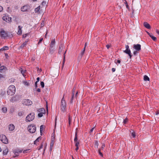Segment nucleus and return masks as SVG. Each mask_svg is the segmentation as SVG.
Listing matches in <instances>:
<instances>
[{"mask_svg": "<svg viewBox=\"0 0 159 159\" xmlns=\"http://www.w3.org/2000/svg\"><path fill=\"white\" fill-rule=\"evenodd\" d=\"M15 154L16 156V157L18 156L19 155V153L18 152H15Z\"/></svg>", "mask_w": 159, "mask_h": 159, "instance_id": "obj_51", "label": "nucleus"}, {"mask_svg": "<svg viewBox=\"0 0 159 159\" xmlns=\"http://www.w3.org/2000/svg\"><path fill=\"white\" fill-rule=\"evenodd\" d=\"M49 50H50V52H51V53H52L53 52V51H54V48L53 47L52 48L51 47H50Z\"/></svg>", "mask_w": 159, "mask_h": 159, "instance_id": "obj_34", "label": "nucleus"}, {"mask_svg": "<svg viewBox=\"0 0 159 159\" xmlns=\"http://www.w3.org/2000/svg\"><path fill=\"white\" fill-rule=\"evenodd\" d=\"M98 141H95L94 144V147L98 148Z\"/></svg>", "mask_w": 159, "mask_h": 159, "instance_id": "obj_31", "label": "nucleus"}, {"mask_svg": "<svg viewBox=\"0 0 159 159\" xmlns=\"http://www.w3.org/2000/svg\"><path fill=\"white\" fill-rule=\"evenodd\" d=\"M30 9V7L28 6H24L21 8V11H26Z\"/></svg>", "mask_w": 159, "mask_h": 159, "instance_id": "obj_11", "label": "nucleus"}, {"mask_svg": "<svg viewBox=\"0 0 159 159\" xmlns=\"http://www.w3.org/2000/svg\"><path fill=\"white\" fill-rule=\"evenodd\" d=\"M138 51H136V50L134 51L133 52V54H134V55H136L138 53Z\"/></svg>", "mask_w": 159, "mask_h": 159, "instance_id": "obj_46", "label": "nucleus"}, {"mask_svg": "<svg viewBox=\"0 0 159 159\" xmlns=\"http://www.w3.org/2000/svg\"><path fill=\"white\" fill-rule=\"evenodd\" d=\"M4 78V76L2 74H0V80H1L2 78Z\"/></svg>", "mask_w": 159, "mask_h": 159, "instance_id": "obj_44", "label": "nucleus"}, {"mask_svg": "<svg viewBox=\"0 0 159 159\" xmlns=\"http://www.w3.org/2000/svg\"><path fill=\"white\" fill-rule=\"evenodd\" d=\"M98 153L102 157L103 154L101 152V149H99L98 150Z\"/></svg>", "mask_w": 159, "mask_h": 159, "instance_id": "obj_42", "label": "nucleus"}, {"mask_svg": "<svg viewBox=\"0 0 159 159\" xmlns=\"http://www.w3.org/2000/svg\"><path fill=\"white\" fill-rule=\"evenodd\" d=\"M143 25L145 28L148 29H150L151 28L150 25L147 22H144L143 23Z\"/></svg>", "mask_w": 159, "mask_h": 159, "instance_id": "obj_17", "label": "nucleus"}, {"mask_svg": "<svg viewBox=\"0 0 159 159\" xmlns=\"http://www.w3.org/2000/svg\"><path fill=\"white\" fill-rule=\"evenodd\" d=\"M41 137H39L37 138L34 141V144H37V143L39 142V140L41 139Z\"/></svg>", "mask_w": 159, "mask_h": 159, "instance_id": "obj_23", "label": "nucleus"}, {"mask_svg": "<svg viewBox=\"0 0 159 159\" xmlns=\"http://www.w3.org/2000/svg\"><path fill=\"white\" fill-rule=\"evenodd\" d=\"M24 114V112L22 111L19 112L18 113V115L20 116H23Z\"/></svg>", "mask_w": 159, "mask_h": 159, "instance_id": "obj_35", "label": "nucleus"}, {"mask_svg": "<svg viewBox=\"0 0 159 159\" xmlns=\"http://www.w3.org/2000/svg\"><path fill=\"white\" fill-rule=\"evenodd\" d=\"M46 109H47V110H48V105L47 102H46Z\"/></svg>", "mask_w": 159, "mask_h": 159, "instance_id": "obj_60", "label": "nucleus"}, {"mask_svg": "<svg viewBox=\"0 0 159 159\" xmlns=\"http://www.w3.org/2000/svg\"><path fill=\"white\" fill-rule=\"evenodd\" d=\"M37 91L38 92H40L41 91L40 89L39 88H38L37 89Z\"/></svg>", "mask_w": 159, "mask_h": 159, "instance_id": "obj_62", "label": "nucleus"}, {"mask_svg": "<svg viewBox=\"0 0 159 159\" xmlns=\"http://www.w3.org/2000/svg\"><path fill=\"white\" fill-rule=\"evenodd\" d=\"M10 80L11 83L14 82L15 81V79L13 78H12L10 79Z\"/></svg>", "mask_w": 159, "mask_h": 159, "instance_id": "obj_41", "label": "nucleus"}, {"mask_svg": "<svg viewBox=\"0 0 159 159\" xmlns=\"http://www.w3.org/2000/svg\"><path fill=\"white\" fill-rule=\"evenodd\" d=\"M8 152V149L7 148L5 149L3 151V154L4 155H7Z\"/></svg>", "mask_w": 159, "mask_h": 159, "instance_id": "obj_28", "label": "nucleus"}, {"mask_svg": "<svg viewBox=\"0 0 159 159\" xmlns=\"http://www.w3.org/2000/svg\"><path fill=\"white\" fill-rule=\"evenodd\" d=\"M74 142L75 144V146H79V145L80 144V142L79 141H77L76 142Z\"/></svg>", "mask_w": 159, "mask_h": 159, "instance_id": "obj_37", "label": "nucleus"}, {"mask_svg": "<svg viewBox=\"0 0 159 159\" xmlns=\"http://www.w3.org/2000/svg\"><path fill=\"white\" fill-rule=\"evenodd\" d=\"M7 108L5 107H3L2 108V111L3 113H6L7 111Z\"/></svg>", "mask_w": 159, "mask_h": 159, "instance_id": "obj_29", "label": "nucleus"}, {"mask_svg": "<svg viewBox=\"0 0 159 159\" xmlns=\"http://www.w3.org/2000/svg\"><path fill=\"white\" fill-rule=\"evenodd\" d=\"M2 19L7 22H11V17L6 15L3 16L2 17Z\"/></svg>", "mask_w": 159, "mask_h": 159, "instance_id": "obj_10", "label": "nucleus"}, {"mask_svg": "<svg viewBox=\"0 0 159 159\" xmlns=\"http://www.w3.org/2000/svg\"><path fill=\"white\" fill-rule=\"evenodd\" d=\"M105 145L103 144H102V147H101V149H103L105 147Z\"/></svg>", "mask_w": 159, "mask_h": 159, "instance_id": "obj_58", "label": "nucleus"}, {"mask_svg": "<svg viewBox=\"0 0 159 159\" xmlns=\"http://www.w3.org/2000/svg\"><path fill=\"white\" fill-rule=\"evenodd\" d=\"M14 126L12 124H11L9 125V129L10 131H12L14 129Z\"/></svg>", "mask_w": 159, "mask_h": 159, "instance_id": "obj_18", "label": "nucleus"}, {"mask_svg": "<svg viewBox=\"0 0 159 159\" xmlns=\"http://www.w3.org/2000/svg\"><path fill=\"white\" fill-rule=\"evenodd\" d=\"M55 39L52 40L50 44V47H51L52 48L53 47V48L55 44Z\"/></svg>", "mask_w": 159, "mask_h": 159, "instance_id": "obj_19", "label": "nucleus"}, {"mask_svg": "<svg viewBox=\"0 0 159 159\" xmlns=\"http://www.w3.org/2000/svg\"><path fill=\"white\" fill-rule=\"evenodd\" d=\"M76 148H75V150L76 151H77L79 149V146H76Z\"/></svg>", "mask_w": 159, "mask_h": 159, "instance_id": "obj_57", "label": "nucleus"}, {"mask_svg": "<svg viewBox=\"0 0 159 159\" xmlns=\"http://www.w3.org/2000/svg\"><path fill=\"white\" fill-rule=\"evenodd\" d=\"M72 118L70 116H69L68 122L69 125H70L71 122Z\"/></svg>", "mask_w": 159, "mask_h": 159, "instance_id": "obj_30", "label": "nucleus"}, {"mask_svg": "<svg viewBox=\"0 0 159 159\" xmlns=\"http://www.w3.org/2000/svg\"><path fill=\"white\" fill-rule=\"evenodd\" d=\"M37 82H35V86L36 88H37L38 87L37 86Z\"/></svg>", "mask_w": 159, "mask_h": 159, "instance_id": "obj_56", "label": "nucleus"}, {"mask_svg": "<svg viewBox=\"0 0 159 159\" xmlns=\"http://www.w3.org/2000/svg\"><path fill=\"white\" fill-rule=\"evenodd\" d=\"M36 79L37 81H36V82H38L40 80V78L39 77H37Z\"/></svg>", "mask_w": 159, "mask_h": 159, "instance_id": "obj_54", "label": "nucleus"}, {"mask_svg": "<svg viewBox=\"0 0 159 159\" xmlns=\"http://www.w3.org/2000/svg\"><path fill=\"white\" fill-rule=\"evenodd\" d=\"M106 47L107 49H109L110 47V46L108 44L106 45Z\"/></svg>", "mask_w": 159, "mask_h": 159, "instance_id": "obj_61", "label": "nucleus"}, {"mask_svg": "<svg viewBox=\"0 0 159 159\" xmlns=\"http://www.w3.org/2000/svg\"><path fill=\"white\" fill-rule=\"evenodd\" d=\"M15 99V98H11V101L12 102H14V101L15 100V99Z\"/></svg>", "mask_w": 159, "mask_h": 159, "instance_id": "obj_59", "label": "nucleus"}, {"mask_svg": "<svg viewBox=\"0 0 159 159\" xmlns=\"http://www.w3.org/2000/svg\"><path fill=\"white\" fill-rule=\"evenodd\" d=\"M43 40V38H41L39 40V41L38 43V44H39Z\"/></svg>", "mask_w": 159, "mask_h": 159, "instance_id": "obj_50", "label": "nucleus"}, {"mask_svg": "<svg viewBox=\"0 0 159 159\" xmlns=\"http://www.w3.org/2000/svg\"><path fill=\"white\" fill-rule=\"evenodd\" d=\"M20 71H21V73L22 74L23 76H25V75H24V74H25V70H24L22 69H20Z\"/></svg>", "mask_w": 159, "mask_h": 159, "instance_id": "obj_32", "label": "nucleus"}, {"mask_svg": "<svg viewBox=\"0 0 159 159\" xmlns=\"http://www.w3.org/2000/svg\"><path fill=\"white\" fill-rule=\"evenodd\" d=\"M54 145V144L53 143H50V151H52V148L53 146V145Z\"/></svg>", "mask_w": 159, "mask_h": 159, "instance_id": "obj_36", "label": "nucleus"}, {"mask_svg": "<svg viewBox=\"0 0 159 159\" xmlns=\"http://www.w3.org/2000/svg\"><path fill=\"white\" fill-rule=\"evenodd\" d=\"M94 129V128H92L90 130V133H91V132H92L93 131V129Z\"/></svg>", "mask_w": 159, "mask_h": 159, "instance_id": "obj_55", "label": "nucleus"}, {"mask_svg": "<svg viewBox=\"0 0 159 159\" xmlns=\"http://www.w3.org/2000/svg\"><path fill=\"white\" fill-rule=\"evenodd\" d=\"M0 35L1 37L5 38L7 36V33L3 30L0 29Z\"/></svg>", "mask_w": 159, "mask_h": 159, "instance_id": "obj_8", "label": "nucleus"}, {"mask_svg": "<svg viewBox=\"0 0 159 159\" xmlns=\"http://www.w3.org/2000/svg\"><path fill=\"white\" fill-rule=\"evenodd\" d=\"M131 133V135L133 138H135L136 136L135 133L133 130H131L130 131Z\"/></svg>", "mask_w": 159, "mask_h": 159, "instance_id": "obj_21", "label": "nucleus"}, {"mask_svg": "<svg viewBox=\"0 0 159 159\" xmlns=\"http://www.w3.org/2000/svg\"><path fill=\"white\" fill-rule=\"evenodd\" d=\"M36 126L33 125H31L28 127V130L30 133H34L36 130Z\"/></svg>", "mask_w": 159, "mask_h": 159, "instance_id": "obj_5", "label": "nucleus"}, {"mask_svg": "<svg viewBox=\"0 0 159 159\" xmlns=\"http://www.w3.org/2000/svg\"><path fill=\"white\" fill-rule=\"evenodd\" d=\"M85 51L83 50H82L81 52V57L83 56L84 54V53Z\"/></svg>", "mask_w": 159, "mask_h": 159, "instance_id": "obj_43", "label": "nucleus"}, {"mask_svg": "<svg viewBox=\"0 0 159 159\" xmlns=\"http://www.w3.org/2000/svg\"><path fill=\"white\" fill-rule=\"evenodd\" d=\"M133 48L135 50L139 51L141 49V45L140 44H134L133 45Z\"/></svg>", "mask_w": 159, "mask_h": 159, "instance_id": "obj_9", "label": "nucleus"}, {"mask_svg": "<svg viewBox=\"0 0 159 159\" xmlns=\"http://www.w3.org/2000/svg\"><path fill=\"white\" fill-rule=\"evenodd\" d=\"M0 139L1 141L5 144H7L8 143V140L5 135L1 134L0 135Z\"/></svg>", "mask_w": 159, "mask_h": 159, "instance_id": "obj_6", "label": "nucleus"}, {"mask_svg": "<svg viewBox=\"0 0 159 159\" xmlns=\"http://www.w3.org/2000/svg\"><path fill=\"white\" fill-rule=\"evenodd\" d=\"M28 41V40L25 41L22 44H21V45L19 47V49L23 48L25 47Z\"/></svg>", "mask_w": 159, "mask_h": 159, "instance_id": "obj_12", "label": "nucleus"}, {"mask_svg": "<svg viewBox=\"0 0 159 159\" xmlns=\"http://www.w3.org/2000/svg\"><path fill=\"white\" fill-rule=\"evenodd\" d=\"M44 21H43L41 23V27H43L44 25Z\"/></svg>", "mask_w": 159, "mask_h": 159, "instance_id": "obj_48", "label": "nucleus"}, {"mask_svg": "<svg viewBox=\"0 0 159 159\" xmlns=\"http://www.w3.org/2000/svg\"><path fill=\"white\" fill-rule=\"evenodd\" d=\"M28 34H23V38H25L26 37V36L28 35Z\"/></svg>", "mask_w": 159, "mask_h": 159, "instance_id": "obj_49", "label": "nucleus"}, {"mask_svg": "<svg viewBox=\"0 0 159 159\" xmlns=\"http://www.w3.org/2000/svg\"><path fill=\"white\" fill-rule=\"evenodd\" d=\"M63 48V45L62 44H60L58 50V52L59 54L61 53Z\"/></svg>", "mask_w": 159, "mask_h": 159, "instance_id": "obj_16", "label": "nucleus"}, {"mask_svg": "<svg viewBox=\"0 0 159 159\" xmlns=\"http://www.w3.org/2000/svg\"><path fill=\"white\" fill-rule=\"evenodd\" d=\"M126 8L128 9H129V7L128 4V3H127V2H126Z\"/></svg>", "mask_w": 159, "mask_h": 159, "instance_id": "obj_53", "label": "nucleus"}, {"mask_svg": "<svg viewBox=\"0 0 159 159\" xmlns=\"http://www.w3.org/2000/svg\"><path fill=\"white\" fill-rule=\"evenodd\" d=\"M149 36L154 41H155L157 40V38L155 37L152 34H151Z\"/></svg>", "mask_w": 159, "mask_h": 159, "instance_id": "obj_24", "label": "nucleus"}, {"mask_svg": "<svg viewBox=\"0 0 159 159\" xmlns=\"http://www.w3.org/2000/svg\"><path fill=\"white\" fill-rule=\"evenodd\" d=\"M66 50L65 51V52L64 53V54H63V66H62V67H63L64 64V63H65V58H66V55H65V54L66 53Z\"/></svg>", "mask_w": 159, "mask_h": 159, "instance_id": "obj_22", "label": "nucleus"}, {"mask_svg": "<svg viewBox=\"0 0 159 159\" xmlns=\"http://www.w3.org/2000/svg\"><path fill=\"white\" fill-rule=\"evenodd\" d=\"M16 92V88L14 85H11L9 86L7 90V93L8 95H12Z\"/></svg>", "mask_w": 159, "mask_h": 159, "instance_id": "obj_1", "label": "nucleus"}, {"mask_svg": "<svg viewBox=\"0 0 159 159\" xmlns=\"http://www.w3.org/2000/svg\"><path fill=\"white\" fill-rule=\"evenodd\" d=\"M40 8V6H38L37 8H35L34 10V11L35 13L38 12H39Z\"/></svg>", "mask_w": 159, "mask_h": 159, "instance_id": "obj_26", "label": "nucleus"}, {"mask_svg": "<svg viewBox=\"0 0 159 159\" xmlns=\"http://www.w3.org/2000/svg\"><path fill=\"white\" fill-rule=\"evenodd\" d=\"M77 129H76V132H75V138L74 139V142H76L77 141H78V137H77Z\"/></svg>", "mask_w": 159, "mask_h": 159, "instance_id": "obj_20", "label": "nucleus"}, {"mask_svg": "<svg viewBox=\"0 0 159 159\" xmlns=\"http://www.w3.org/2000/svg\"><path fill=\"white\" fill-rule=\"evenodd\" d=\"M37 111L39 113H41L45 114V109L43 108L39 109L37 110Z\"/></svg>", "mask_w": 159, "mask_h": 159, "instance_id": "obj_14", "label": "nucleus"}, {"mask_svg": "<svg viewBox=\"0 0 159 159\" xmlns=\"http://www.w3.org/2000/svg\"><path fill=\"white\" fill-rule=\"evenodd\" d=\"M8 48L9 47L7 46H4L3 48L0 49V51L7 50L8 49Z\"/></svg>", "mask_w": 159, "mask_h": 159, "instance_id": "obj_25", "label": "nucleus"}, {"mask_svg": "<svg viewBox=\"0 0 159 159\" xmlns=\"http://www.w3.org/2000/svg\"><path fill=\"white\" fill-rule=\"evenodd\" d=\"M43 113H39L38 114V116L39 117H41L43 116Z\"/></svg>", "mask_w": 159, "mask_h": 159, "instance_id": "obj_40", "label": "nucleus"}, {"mask_svg": "<svg viewBox=\"0 0 159 159\" xmlns=\"http://www.w3.org/2000/svg\"><path fill=\"white\" fill-rule=\"evenodd\" d=\"M66 103L65 100L64 99L63 96L61 99V103L60 108L61 111H62L64 112L66 110Z\"/></svg>", "mask_w": 159, "mask_h": 159, "instance_id": "obj_2", "label": "nucleus"}, {"mask_svg": "<svg viewBox=\"0 0 159 159\" xmlns=\"http://www.w3.org/2000/svg\"><path fill=\"white\" fill-rule=\"evenodd\" d=\"M7 70V67L4 66H0V72H1L2 71H6Z\"/></svg>", "mask_w": 159, "mask_h": 159, "instance_id": "obj_13", "label": "nucleus"}, {"mask_svg": "<svg viewBox=\"0 0 159 159\" xmlns=\"http://www.w3.org/2000/svg\"><path fill=\"white\" fill-rule=\"evenodd\" d=\"M23 104L26 106H30L32 104V102L29 99H25L22 101Z\"/></svg>", "mask_w": 159, "mask_h": 159, "instance_id": "obj_7", "label": "nucleus"}, {"mask_svg": "<svg viewBox=\"0 0 159 159\" xmlns=\"http://www.w3.org/2000/svg\"><path fill=\"white\" fill-rule=\"evenodd\" d=\"M44 127V126L43 125L40 126V131L41 132L43 130Z\"/></svg>", "mask_w": 159, "mask_h": 159, "instance_id": "obj_38", "label": "nucleus"}, {"mask_svg": "<svg viewBox=\"0 0 159 159\" xmlns=\"http://www.w3.org/2000/svg\"><path fill=\"white\" fill-rule=\"evenodd\" d=\"M126 49L123 51V52L126 53L128 55L129 57V58L131 59L132 55L131 54V52L130 49L129 48V47L128 45H126L125 46Z\"/></svg>", "mask_w": 159, "mask_h": 159, "instance_id": "obj_4", "label": "nucleus"}, {"mask_svg": "<svg viewBox=\"0 0 159 159\" xmlns=\"http://www.w3.org/2000/svg\"><path fill=\"white\" fill-rule=\"evenodd\" d=\"M112 71V72H115V69L114 68H112L111 69Z\"/></svg>", "mask_w": 159, "mask_h": 159, "instance_id": "obj_63", "label": "nucleus"}, {"mask_svg": "<svg viewBox=\"0 0 159 159\" xmlns=\"http://www.w3.org/2000/svg\"><path fill=\"white\" fill-rule=\"evenodd\" d=\"M74 96V93L73 92H72V97H71L70 101V102L71 103H72L73 102V99Z\"/></svg>", "mask_w": 159, "mask_h": 159, "instance_id": "obj_33", "label": "nucleus"}, {"mask_svg": "<svg viewBox=\"0 0 159 159\" xmlns=\"http://www.w3.org/2000/svg\"><path fill=\"white\" fill-rule=\"evenodd\" d=\"M40 85L41 86V87L42 88H43L44 86V83L43 82V81H41L40 83Z\"/></svg>", "mask_w": 159, "mask_h": 159, "instance_id": "obj_39", "label": "nucleus"}, {"mask_svg": "<svg viewBox=\"0 0 159 159\" xmlns=\"http://www.w3.org/2000/svg\"><path fill=\"white\" fill-rule=\"evenodd\" d=\"M156 33L158 34H159V30H156Z\"/></svg>", "mask_w": 159, "mask_h": 159, "instance_id": "obj_64", "label": "nucleus"}, {"mask_svg": "<svg viewBox=\"0 0 159 159\" xmlns=\"http://www.w3.org/2000/svg\"><path fill=\"white\" fill-rule=\"evenodd\" d=\"M3 10V7L2 6H0V12L2 11Z\"/></svg>", "mask_w": 159, "mask_h": 159, "instance_id": "obj_52", "label": "nucleus"}, {"mask_svg": "<svg viewBox=\"0 0 159 159\" xmlns=\"http://www.w3.org/2000/svg\"><path fill=\"white\" fill-rule=\"evenodd\" d=\"M144 80L145 81H149V78L146 75H145L143 77Z\"/></svg>", "mask_w": 159, "mask_h": 159, "instance_id": "obj_27", "label": "nucleus"}, {"mask_svg": "<svg viewBox=\"0 0 159 159\" xmlns=\"http://www.w3.org/2000/svg\"><path fill=\"white\" fill-rule=\"evenodd\" d=\"M55 139V138L54 136H52V137H51V140H52V141H54V142Z\"/></svg>", "mask_w": 159, "mask_h": 159, "instance_id": "obj_47", "label": "nucleus"}, {"mask_svg": "<svg viewBox=\"0 0 159 159\" xmlns=\"http://www.w3.org/2000/svg\"><path fill=\"white\" fill-rule=\"evenodd\" d=\"M127 121H128V119L125 118V119L124 120L123 123L124 124H126L127 123Z\"/></svg>", "mask_w": 159, "mask_h": 159, "instance_id": "obj_45", "label": "nucleus"}, {"mask_svg": "<svg viewBox=\"0 0 159 159\" xmlns=\"http://www.w3.org/2000/svg\"><path fill=\"white\" fill-rule=\"evenodd\" d=\"M34 114L33 113H30L26 117L25 121L27 122L32 121L34 119Z\"/></svg>", "mask_w": 159, "mask_h": 159, "instance_id": "obj_3", "label": "nucleus"}, {"mask_svg": "<svg viewBox=\"0 0 159 159\" xmlns=\"http://www.w3.org/2000/svg\"><path fill=\"white\" fill-rule=\"evenodd\" d=\"M22 26H21L20 25L18 26V30L17 32V34L19 35H21L22 33Z\"/></svg>", "mask_w": 159, "mask_h": 159, "instance_id": "obj_15", "label": "nucleus"}]
</instances>
